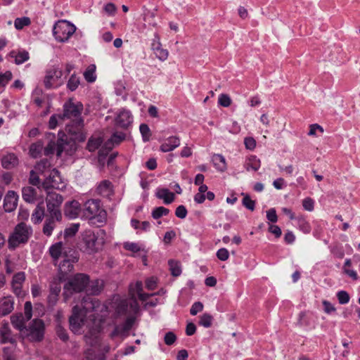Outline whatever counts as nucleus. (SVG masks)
<instances>
[{
  "label": "nucleus",
  "mask_w": 360,
  "mask_h": 360,
  "mask_svg": "<svg viewBox=\"0 0 360 360\" xmlns=\"http://www.w3.org/2000/svg\"><path fill=\"white\" fill-rule=\"evenodd\" d=\"M102 143L103 139L101 136H91L87 142L86 148L90 152L95 151L100 147Z\"/></svg>",
  "instance_id": "nucleus-32"
},
{
  "label": "nucleus",
  "mask_w": 360,
  "mask_h": 360,
  "mask_svg": "<svg viewBox=\"0 0 360 360\" xmlns=\"http://www.w3.org/2000/svg\"><path fill=\"white\" fill-rule=\"evenodd\" d=\"M50 166V162L47 159H44L37 164L35 169L41 172H44Z\"/></svg>",
  "instance_id": "nucleus-53"
},
{
  "label": "nucleus",
  "mask_w": 360,
  "mask_h": 360,
  "mask_svg": "<svg viewBox=\"0 0 360 360\" xmlns=\"http://www.w3.org/2000/svg\"><path fill=\"white\" fill-rule=\"evenodd\" d=\"M96 193L108 198L113 195L112 185L108 180H103L100 182L96 188Z\"/></svg>",
  "instance_id": "nucleus-20"
},
{
  "label": "nucleus",
  "mask_w": 360,
  "mask_h": 360,
  "mask_svg": "<svg viewBox=\"0 0 360 360\" xmlns=\"http://www.w3.org/2000/svg\"><path fill=\"white\" fill-rule=\"evenodd\" d=\"M33 233L32 228L24 222L18 224L8 239V247L14 250L21 244H25Z\"/></svg>",
  "instance_id": "nucleus-4"
},
{
  "label": "nucleus",
  "mask_w": 360,
  "mask_h": 360,
  "mask_svg": "<svg viewBox=\"0 0 360 360\" xmlns=\"http://www.w3.org/2000/svg\"><path fill=\"white\" fill-rule=\"evenodd\" d=\"M18 204V195L13 191H9L4 200V208L7 212L13 211Z\"/></svg>",
  "instance_id": "nucleus-19"
},
{
  "label": "nucleus",
  "mask_w": 360,
  "mask_h": 360,
  "mask_svg": "<svg viewBox=\"0 0 360 360\" xmlns=\"http://www.w3.org/2000/svg\"><path fill=\"white\" fill-rule=\"evenodd\" d=\"M8 57L14 59L16 65H21L30 58L29 53L27 51H11L8 53Z\"/></svg>",
  "instance_id": "nucleus-24"
},
{
  "label": "nucleus",
  "mask_w": 360,
  "mask_h": 360,
  "mask_svg": "<svg viewBox=\"0 0 360 360\" xmlns=\"http://www.w3.org/2000/svg\"><path fill=\"white\" fill-rule=\"evenodd\" d=\"M123 247L125 250L132 252H138L140 251L139 245L136 243L126 242L124 243Z\"/></svg>",
  "instance_id": "nucleus-57"
},
{
  "label": "nucleus",
  "mask_w": 360,
  "mask_h": 360,
  "mask_svg": "<svg viewBox=\"0 0 360 360\" xmlns=\"http://www.w3.org/2000/svg\"><path fill=\"white\" fill-rule=\"evenodd\" d=\"M25 280V274L24 272L20 271V272L15 274L13 276L11 283L22 285Z\"/></svg>",
  "instance_id": "nucleus-58"
},
{
  "label": "nucleus",
  "mask_w": 360,
  "mask_h": 360,
  "mask_svg": "<svg viewBox=\"0 0 360 360\" xmlns=\"http://www.w3.org/2000/svg\"><path fill=\"white\" fill-rule=\"evenodd\" d=\"M169 266L172 276H179L181 274L180 264L178 262L169 260Z\"/></svg>",
  "instance_id": "nucleus-41"
},
{
  "label": "nucleus",
  "mask_w": 360,
  "mask_h": 360,
  "mask_svg": "<svg viewBox=\"0 0 360 360\" xmlns=\"http://www.w3.org/2000/svg\"><path fill=\"white\" fill-rule=\"evenodd\" d=\"M212 161L217 170L223 172L226 168V162L225 158L220 154H214L212 157Z\"/></svg>",
  "instance_id": "nucleus-27"
},
{
  "label": "nucleus",
  "mask_w": 360,
  "mask_h": 360,
  "mask_svg": "<svg viewBox=\"0 0 360 360\" xmlns=\"http://www.w3.org/2000/svg\"><path fill=\"white\" fill-rule=\"evenodd\" d=\"M180 138L177 136H172L165 140L160 145V150L163 153L171 152L180 146Z\"/></svg>",
  "instance_id": "nucleus-18"
},
{
  "label": "nucleus",
  "mask_w": 360,
  "mask_h": 360,
  "mask_svg": "<svg viewBox=\"0 0 360 360\" xmlns=\"http://www.w3.org/2000/svg\"><path fill=\"white\" fill-rule=\"evenodd\" d=\"M89 283V277L84 274H77L69 279L64 286V298L67 301L72 292H80L86 289Z\"/></svg>",
  "instance_id": "nucleus-5"
},
{
  "label": "nucleus",
  "mask_w": 360,
  "mask_h": 360,
  "mask_svg": "<svg viewBox=\"0 0 360 360\" xmlns=\"http://www.w3.org/2000/svg\"><path fill=\"white\" fill-rule=\"evenodd\" d=\"M217 257L221 261H226L229 257V252L226 248H221L217 252Z\"/></svg>",
  "instance_id": "nucleus-63"
},
{
  "label": "nucleus",
  "mask_w": 360,
  "mask_h": 360,
  "mask_svg": "<svg viewBox=\"0 0 360 360\" xmlns=\"http://www.w3.org/2000/svg\"><path fill=\"white\" fill-rule=\"evenodd\" d=\"M0 343H11L14 347L17 345V340L13 336L8 323L3 324L0 328Z\"/></svg>",
  "instance_id": "nucleus-16"
},
{
  "label": "nucleus",
  "mask_w": 360,
  "mask_h": 360,
  "mask_svg": "<svg viewBox=\"0 0 360 360\" xmlns=\"http://www.w3.org/2000/svg\"><path fill=\"white\" fill-rule=\"evenodd\" d=\"M13 74L11 71H6L0 74V93L2 92L6 84L11 80Z\"/></svg>",
  "instance_id": "nucleus-37"
},
{
  "label": "nucleus",
  "mask_w": 360,
  "mask_h": 360,
  "mask_svg": "<svg viewBox=\"0 0 360 360\" xmlns=\"http://www.w3.org/2000/svg\"><path fill=\"white\" fill-rule=\"evenodd\" d=\"M64 120L61 116V114H54L51 116L49 122V127L51 129H55L58 123L64 122Z\"/></svg>",
  "instance_id": "nucleus-39"
},
{
  "label": "nucleus",
  "mask_w": 360,
  "mask_h": 360,
  "mask_svg": "<svg viewBox=\"0 0 360 360\" xmlns=\"http://www.w3.org/2000/svg\"><path fill=\"white\" fill-rule=\"evenodd\" d=\"M75 26L67 20H59L53 26V34L56 41L65 42L75 33Z\"/></svg>",
  "instance_id": "nucleus-7"
},
{
  "label": "nucleus",
  "mask_w": 360,
  "mask_h": 360,
  "mask_svg": "<svg viewBox=\"0 0 360 360\" xmlns=\"http://www.w3.org/2000/svg\"><path fill=\"white\" fill-rule=\"evenodd\" d=\"M61 183L62 178L60 175V172L57 169H53L49 177L42 183L41 186L46 191H48L51 188L58 189Z\"/></svg>",
  "instance_id": "nucleus-14"
},
{
  "label": "nucleus",
  "mask_w": 360,
  "mask_h": 360,
  "mask_svg": "<svg viewBox=\"0 0 360 360\" xmlns=\"http://www.w3.org/2000/svg\"><path fill=\"white\" fill-rule=\"evenodd\" d=\"M104 234V231L99 229L94 231L86 229L81 233L77 243L78 248L83 252L89 255L96 252L98 250L99 237Z\"/></svg>",
  "instance_id": "nucleus-3"
},
{
  "label": "nucleus",
  "mask_w": 360,
  "mask_h": 360,
  "mask_svg": "<svg viewBox=\"0 0 360 360\" xmlns=\"http://www.w3.org/2000/svg\"><path fill=\"white\" fill-rule=\"evenodd\" d=\"M98 305L95 298L90 296L84 297L81 306L76 305L72 309V314L69 319L70 329L74 332L78 331L84 324L86 314L95 310Z\"/></svg>",
  "instance_id": "nucleus-2"
},
{
  "label": "nucleus",
  "mask_w": 360,
  "mask_h": 360,
  "mask_svg": "<svg viewBox=\"0 0 360 360\" xmlns=\"http://www.w3.org/2000/svg\"><path fill=\"white\" fill-rule=\"evenodd\" d=\"M266 218L271 222L275 223L277 221L278 216L274 208H271L266 211Z\"/></svg>",
  "instance_id": "nucleus-64"
},
{
  "label": "nucleus",
  "mask_w": 360,
  "mask_h": 360,
  "mask_svg": "<svg viewBox=\"0 0 360 360\" xmlns=\"http://www.w3.org/2000/svg\"><path fill=\"white\" fill-rule=\"evenodd\" d=\"M36 189L31 186H26L22 189L23 200L29 203H33L36 200Z\"/></svg>",
  "instance_id": "nucleus-30"
},
{
  "label": "nucleus",
  "mask_w": 360,
  "mask_h": 360,
  "mask_svg": "<svg viewBox=\"0 0 360 360\" xmlns=\"http://www.w3.org/2000/svg\"><path fill=\"white\" fill-rule=\"evenodd\" d=\"M218 103L223 107H229L231 104V99L229 95L221 94L219 96Z\"/></svg>",
  "instance_id": "nucleus-51"
},
{
  "label": "nucleus",
  "mask_w": 360,
  "mask_h": 360,
  "mask_svg": "<svg viewBox=\"0 0 360 360\" xmlns=\"http://www.w3.org/2000/svg\"><path fill=\"white\" fill-rule=\"evenodd\" d=\"M46 217L43 202L39 203L32 214V221L34 224L41 222L44 217Z\"/></svg>",
  "instance_id": "nucleus-26"
},
{
  "label": "nucleus",
  "mask_w": 360,
  "mask_h": 360,
  "mask_svg": "<svg viewBox=\"0 0 360 360\" xmlns=\"http://www.w3.org/2000/svg\"><path fill=\"white\" fill-rule=\"evenodd\" d=\"M213 317L209 314H202L199 321V324L205 328H209L212 326Z\"/></svg>",
  "instance_id": "nucleus-43"
},
{
  "label": "nucleus",
  "mask_w": 360,
  "mask_h": 360,
  "mask_svg": "<svg viewBox=\"0 0 360 360\" xmlns=\"http://www.w3.org/2000/svg\"><path fill=\"white\" fill-rule=\"evenodd\" d=\"M155 195L158 198L163 200L164 203L169 205L174 200L175 195L168 188H158Z\"/></svg>",
  "instance_id": "nucleus-25"
},
{
  "label": "nucleus",
  "mask_w": 360,
  "mask_h": 360,
  "mask_svg": "<svg viewBox=\"0 0 360 360\" xmlns=\"http://www.w3.org/2000/svg\"><path fill=\"white\" fill-rule=\"evenodd\" d=\"M56 148V143L54 141H50L44 149V155L46 156L53 155L55 152Z\"/></svg>",
  "instance_id": "nucleus-62"
},
{
  "label": "nucleus",
  "mask_w": 360,
  "mask_h": 360,
  "mask_svg": "<svg viewBox=\"0 0 360 360\" xmlns=\"http://www.w3.org/2000/svg\"><path fill=\"white\" fill-rule=\"evenodd\" d=\"M84 77L86 82L92 83L96 81V65L92 64L88 66L84 72Z\"/></svg>",
  "instance_id": "nucleus-36"
},
{
  "label": "nucleus",
  "mask_w": 360,
  "mask_h": 360,
  "mask_svg": "<svg viewBox=\"0 0 360 360\" xmlns=\"http://www.w3.org/2000/svg\"><path fill=\"white\" fill-rule=\"evenodd\" d=\"M102 289V282L96 280L94 281L91 285V293L94 295H98L100 293Z\"/></svg>",
  "instance_id": "nucleus-56"
},
{
  "label": "nucleus",
  "mask_w": 360,
  "mask_h": 360,
  "mask_svg": "<svg viewBox=\"0 0 360 360\" xmlns=\"http://www.w3.org/2000/svg\"><path fill=\"white\" fill-rule=\"evenodd\" d=\"M43 148L44 144L41 141H38L36 143L31 144L30 147V155L34 158L39 157Z\"/></svg>",
  "instance_id": "nucleus-34"
},
{
  "label": "nucleus",
  "mask_w": 360,
  "mask_h": 360,
  "mask_svg": "<svg viewBox=\"0 0 360 360\" xmlns=\"http://www.w3.org/2000/svg\"><path fill=\"white\" fill-rule=\"evenodd\" d=\"M41 94L42 91L39 89H36L33 92V102L38 107H41L44 101V99L41 96H39Z\"/></svg>",
  "instance_id": "nucleus-48"
},
{
  "label": "nucleus",
  "mask_w": 360,
  "mask_h": 360,
  "mask_svg": "<svg viewBox=\"0 0 360 360\" xmlns=\"http://www.w3.org/2000/svg\"><path fill=\"white\" fill-rule=\"evenodd\" d=\"M133 117L131 112L126 109L120 110L115 119V126L122 129L128 128L132 123Z\"/></svg>",
  "instance_id": "nucleus-13"
},
{
  "label": "nucleus",
  "mask_w": 360,
  "mask_h": 360,
  "mask_svg": "<svg viewBox=\"0 0 360 360\" xmlns=\"http://www.w3.org/2000/svg\"><path fill=\"white\" fill-rule=\"evenodd\" d=\"M62 219L63 215L58 216V217H54L53 214L46 213L42 229L43 233L46 236H50L56 226V223L61 221Z\"/></svg>",
  "instance_id": "nucleus-15"
},
{
  "label": "nucleus",
  "mask_w": 360,
  "mask_h": 360,
  "mask_svg": "<svg viewBox=\"0 0 360 360\" xmlns=\"http://www.w3.org/2000/svg\"><path fill=\"white\" fill-rule=\"evenodd\" d=\"M152 49L154 51L156 57L164 61L168 58V51L166 49H164L161 47V44L160 41H153L151 45Z\"/></svg>",
  "instance_id": "nucleus-28"
},
{
  "label": "nucleus",
  "mask_w": 360,
  "mask_h": 360,
  "mask_svg": "<svg viewBox=\"0 0 360 360\" xmlns=\"http://www.w3.org/2000/svg\"><path fill=\"white\" fill-rule=\"evenodd\" d=\"M83 214L86 218L89 219L98 217L101 218L99 220L101 221H103L106 217L105 211L101 207L100 200L95 199L88 200L84 204Z\"/></svg>",
  "instance_id": "nucleus-8"
},
{
  "label": "nucleus",
  "mask_w": 360,
  "mask_h": 360,
  "mask_svg": "<svg viewBox=\"0 0 360 360\" xmlns=\"http://www.w3.org/2000/svg\"><path fill=\"white\" fill-rule=\"evenodd\" d=\"M13 309L14 300L11 296H6L0 299V316H6Z\"/></svg>",
  "instance_id": "nucleus-17"
},
{
  "label": "nucleus",
  "mask_w": 360,
  "mask_h": 360,
  "mask_svg": "<svg viewBox=\"0 0 360 360\" xmlns=\"http://www.w3.org/2000/svg\"><path fill=\"white\" fill-rule=\"evenodd\" d=\"M79 83V77H77L75 74H72L68 81L67 87L68 89L73 91L78 87Z\"/></svg>",
  "instance_id": "nucleus-40"
},
{
  "label": "nucleus",
  "mask_w": 360,
  "mask_h": 360,
  "mask_svg": "<svg viewBox=\"0 0 360 360\" xmlns=\"http://www.w3.org/2000/svg\"><path fill=\"white\" fill-rule=\"evenodd\" d=\"M158 279L156 277L152 276L146 279V287L147 289L153 290L157 287Z\"/></svg>",
  "instance_id": "nucleus-60"
},
{
  "label": "nucleus",
  "mask_w": 360,
  "mask_h": 360,
  "mask_svg": "<svg viewBox=\"0 0 360 360\" xmlns=\"http://www.w3.org/2000/svg\"><path fill=\"white\" fill-rule=\"evenodd\" d=\"M79 211V202L72 201L70 203L69 206L66 207L65 214L70 218H75L78 216Z\"/></svg>",
  "instance_id": "nucleus-35"
},
{
  "label": "nucleus",
  "mask_w": 360,
  "mask_h": 360,
  "mask_svg": "<svg viewBox=\"0 0 360 360\" xmlns=\"http://www.w3.org/2000/svg\"><path fill=\"white\" fill-rule=\"evenodd\" d=\"M302 206L305 210L311 212L314 208V202L311 198H306L302 201Z\"/></svg>",
  "instance_id": "nucleus-54"
},
{
  "label": "nucleus",
  "mask_w": 360,
  "mask_h": 360,
  "mask_svg": "<svg viewBox=\"0 0 360 360\" xmlns=\"http://www.w3.org/2000/svg\"><path fill=\"white\" fill-rule=\"evenodd\" d=\"M63 112L60 113L65 123L66 130L69 134L75 135L84 127V120L82 117L83 105L81 102H74L72 98L66 101L63 106Z\"/></svg>",
  "instance_id": "nucleus-1"
},
{
  "label": "nucleus",
  "mask_w": 360,
  "mask_h": 360,
  "mask_svg": "<svg viewBox=\"0 0 360 360\" xmlns=\"http://www.w3.org/2000/svg\"><path fill=\"white\" fill-rule=\"evenodd\" d=\"M24 317L28 321L32 316V305L30 301L25 303L24 305Z\"/></svg>",
  "instance_id": "nucleus-50"
},
{
  "label": "nucleus",
  "mask_w": 360,
  "mask_h": 360,
  "mask_svg": "<svg viewBox=\"0 0 360 360\" xmlns=\"http://www.w3.org/2000/svg\"><path fill=\"white\" fill-rule=\"evenodd\" d=\"M61 290L60 282L58 279H54L50 284L49 293L59 295Z\"/></svg>",
  "instance_id": "nucleus-46"
},
{
  "label": "nucleus",
  "mask_w": 360,
  "mask_h": 360,
  "mask_svg": "<svg viewBox=\"0 0 360 360\" xmlns=\"http://www.w3.org/2000/svg\"><path fill=\"white\" fill-rule=\"evenodd\" d=\"M49 253L54 261H57L62 256L65 257V255H68L67 252L64 250L62 242L52 245L49 248Z\"/></svg>",
  "instance_id": "nucleus-23"
},
{
  "label": "nucleus",
  "mask_w": 360,
  "mask_h": 360,
  "mask_svg": "<svg viewBox=\"0 0 360 360\" xmlns=\"http://www.w3.org/2000/svg\"><path fill=\"white\" fill-rule=\"evenodd\" d=\"M77 260L78 258L77 257L68 258V255H65V257L63 258L59 264L60 272L63 275L71 272L73 270V264L77 262Z\"/></svg>",
  "instance_id": "nucleus-22"
},
{
  "label": "nucleus",
  "mask_w": 360,
  "mask_h": 360,
  "mask_svg": "<svg viewBox=\"0 0 360 360\" xmlns=\"http://www.w3.org/2000/svg\"><path fill=\"white\" fill-rule=\"evenodd\" d=\"M125 139V134L122 132H115L114 133L109 141L112 143L119 144L121 141H122Z\"/></svg>",
  "instance_id": "nucleus-52"
},
{
  "label": "nucleus",
  "mask_w": 360,
  "mask_h": 360,
  "mask_svg": "<svg viewBox=\"0 0 360 360\" xmlns=\"http://www.w3.org/2000/svg\"><path fill=\"white\" fill-rule=\"evenodd\" d=\"M139 311V305L135 299L123 300L120 302L117 308L116 313L119 316H134Z\"/></svg>",
  "instance_id": "nucleus-11"
},
{
  "label": "nucleus",
  "mask_w": 360,
  "mask_h": 360,
  "mask_svg": "<svg viewBox=\"0 0 360 360\" xmlns=\"http://www.w3.org/2000/svg\"><path fill=\"white\" fill-rule=\"evenodd\" d=\"M79 227V224H72L69 227L66 228L64 231V237H72L76 234Z\"/></svg>",
  "instance_id": "nucleus-45"
},
{
  "label": "nucleus",
  "mask_w": 360,
  "mask_h": 360,
  "mask_svg": "<svg viewBox=\"0 0 360 360\" xmlns=\"http://www.w3.org/2000/svg\"><path fill=\"white\" fill-rule=\"evenodd\" d=\"M63 202V198L60 194L47 191L46 198L47 214H53L56 217L62 215L60 207Z\"/></svg>",
  "instance_id": "nucleus-9"
},
{
  "label": "nucleus",
  "mask_w": 360,
  "mask_h": 360,
  "mask_svg": "<svg viewBox=\"0 0 360 360\" xmlns=\"http://www.w3.org/2000/svg\"><path fill=\"white\" fill-rule=\"evenodd\" d=\"M242 203L244 207L250 211H253L255 208V201L252 200L248 195H244Z\"/></svg>",
  "instance_id": "nucleus-47"
},
{
  "label": "nucleus",
  "mask_w": 360,
  "mask_h": 360,
  "mask_svg": "<svg viewBox=\"0 0 360 360\" xmlns=\"http://www.w3.org/2000/svg\"><path fill=\"white\" fill-rule=\"evenodd\" d=\"M1 163L4 168L11 169L17 165L18 158L15 155L9 154L3 158Z\"/></svg>",
  "instance_id": "nucleus-33"
},
{
  "label": "nucleus",
  "mask_w": 360,
  "mask_h": 360,
  "mask_svg": "<svg viewBox=\"0 0 360 360\" xmlns=\"http://www.w3.org/2000/svg\"><path fill=\"white\" fill-rule=\"evenodd\" d=\"M298 229L304 233H309L311 231V226L309 221L303 216H298L295 219Z\"/></svg>",
  "instance_id": "nucleus-31"
},
{
  "label": "nucleus",
  "mask_w": 360,
  "mask_h": 360,
  "mask_svg": "<svg viewBox=\"0 0 360 360\" xmlns=\"http://www.w3.org/2000/svg\"><path fill=\"white\" fill-rule=\"evenodd\" d=\"M187 210L185 206L179 205L176 207L175 210V215L180 219H184L187 215Z\"/></svg>",
  "instance_id": "nucleus-61"
},
{
  "label": "nucleus",
  "mask_w": 360,
  "mask_h": 360,
  "mask_svg": "<svg viewBox=\"0 0 360 360\" xmlns=\"http://www.w3.org/2000/svg\"><path fill=\"white\" fill-rule=\"evenodd\" d=\"M135 319L136 317L134 316H128L122 324L117 325L115 327L113 331L111 333V337L113 338L118 335L127 337L135 322Z\"/></svg>",
  "instance_id": "nucleus-12"
},
{
  "label": "nucleus",
  "mask_w": 360,
  "mask_h": 360,
  "mask_svg": "<svg viewBox=\"0 0 360 360\" xmlns=\"http://www.w3.org/2000/svg\"><path fill=\"white\" fill-rule=\"evenodd\" d=\"M31 21L28 17L18 18L15 20L14 25L17 30H21L25 26L30 24Z\"/></svg>",
  "instance_id": "nucleus-42"
},
{
  "label": "nucleus",
  "mask_w": 360,
  "mask_h": 360,
  "mask_svg": "<svg viewBox=\"0 0 360 360\" xmlns=\"http://www.w3.org/2000/svg\"><path fill=\"white\" fill-rule=\"evenodd\" d=\"M169 213V210L165 207H155L152 212V217L153 219H157L162 216H167Z\"/></svg>",
  "instance_id": "nucleus-38"
},
{
  "label": "nucleus",
  "mask_w": 360,
  "mask_h": 360,
  "mask_svg": "<svg viewBox=\"0 0 360 360\" xmlns=\"http://www.w3.org/2000/svg\"><path fill=\"white\" fill-rule=\"evenodd\" d=\"M26 322H27V321L25 319L22 313H17L11 316L12 326L21 333H23L27 326L25 325Z\"/></svg>",
  "instance_id": "nucleus-21"
},
{
  "label": "nucleus",
  "mask_w": 360,
  "mask_h": 360,
  "mask_svg": "<svg viewBox=\"0 0 360 360\" xmlns=\"http://www.w3.org/2000/svg\"><path fill=\"white\" fill-rule=\"evenodd\" d=\"M337 297L338 302L341 304H347L349 301V295L347 292L345 290H340L337 293Z\"/></svg>",
  "instance_id": "nucleus-49"
},
{
  "label": "nucleus",
  "mask_w": 360,
  "mask_h": 360,
  "mask_svg": "<svg viewBox=\"0 0 360 360\" xmlns=\"http://www.w3.org/2000/svg\"><path fill=\"white\" fill-rule=\"evenodd\" d=\"M62 76L63 72L59 68L53 66L48 69L44 79V84L46 89H50L60 86L63 84L61 81Z\"/></svg>",
  "instance_id": "nucleus-10"
},
{
  "label": "nucleus",
  "mask_w": 360,
  "mask_h": 360,
  "mask_svg": "<svg viewBox=\"0 0 360 360\" xmlns=\"http://www.w3.org/2000/svg\"><path fill=\"white\" fill-rule=\"evenodd\" d=\"M45 324L43 320L34 319L26 326L22 335L32 342H41L44 337Z\"/></svg>",
  "instance_id": "nucleus-6"
},
{
  "label": "nucleus",
  "mask_w": 360,
  "mask_h": 360,
  "mask_svg": "<svg viewBox=\"0 0 360 360\" xmlns=\"http://www.w3.org/2000/svg\"><path fill=\"white\" fill-rule=\"evenodd\" d=\"M140 132L144 142L148 141L150 137V130L146 124H141L139 127Z\"/></svg>",
  "instance_id": "nucleus-44"
},
{
  "label": "nucleus",
  "mask_w": 360,
  "mask_h": 360,
  "mask_svg": "<svg viewBox=\"0 0 360 360\" xmlns=\"http://www.w3.org/2000/svg\"><path fill=\"white\" fill-rule=\"evenodd\" d=\"M261 166V162L255 155L250 156L245 161L244 167L247 171H257Z\"/></svg>",
  "instance_id": "nucleus-29"
},
{
  "label": "nucleus",
  "mask_w": 360,
  "mask_h": 360,
  "mask_svg": "<svg viewBox=\"0 0 360 360\" xmlns=\"http://www.w3.org/2000/svg\"><path fill=\"white\" fill-rule=\"evenodd\" d=\"M176 340V336L173 332H167L164 338L165 343L167 345H173Z\"/></svg>",
  "instance_id": "nucleus-59"
},
{
  "label": "nucleus",
  "mask_w": 360,
  "mask_h": 360,
  "mask_svg": "<svg viewBox=\"0 0 360 360\" xmlns=\"http://www.w3.org/2000/svg\"><path fill=\"white\" fill-rule=\"evenodd\" d=\"M203 309V304L200 302H194L190 309V313L191 315L195 316L198 312L202 311Z\"/></svg>",
  "instance_id": "nucleus-55"
}]
</instances>
